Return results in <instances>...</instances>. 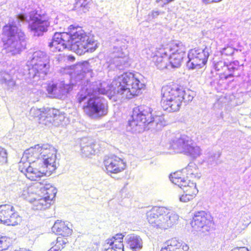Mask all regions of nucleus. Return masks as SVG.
<instances>
[{
	"label": "nucleus",
	"instance_id": "1",
	"mask_svg": "<svg viewBox=\"0 0 251 251\" xmlns=\"http://www.w3.org/2000/svg\"><path fill=\"white\" fill-rule=\"evenodd\" d=\"M92 75V69L88 62L74 66V72L72 74V81L74 77L75 84L81 85L77 95V101L79 103L83 102L84 112L92 119H100L108 113L107 102L99 95H117L130 99L138 95L145 87L139 77L142 76L138 74L125 73L115 77L110 86L100 81L90 83L89 79Z\"/></svg>",
	"mask_w": 251,
	"mask_h": 251
},
{
	"label": "nucleus",
	"instance_id": "2",
	"mask_svg": "<svg viewBox=\"0 0 251 251\" xmlns=\"http://www.w3.org/2000/svg\"><path fill=\"white\" fill-rule=\"evenodd\" d=\"M98 44L94 37L87 35L81 27L71 25L66 32H55L49 46L54 48V51L68 49L80 55L86 52L94 51Z\"/></svg>",
	"mask_w": 251,
	"mask_h": 251
},
{
	"label": "nucleus",
	"instance_id": "3",
	"mask_svg": "<svg viewBox=\"0 0 251 251\" xmlns=\"http://www.w3.org/2000/svg\"><path fill=\"white\" fill-rule=\"evenodd\" d=\"M131 118L129 120L126 130L128 131L140 132L144 129L145 126H149L151 130H160L165 125L163 116H154L152 109L146 105H141L133 109Z\"/></svg>",
	"mask_w": 251,
	"mask_h": 251
},
{
	"label": "nucleus",
	"instance_id": "4",
	"mask_svg": "<svg viewBox=\"0 0 251 251\" xmlns=\"http://www.w3.org/2000/svg\"><path fill=\"white\" fill-rule=\"evenodd\" d=\"M26 20L27 17L21 14L16 16L13 23H9L3 27L2 40L6 51L12 55L20 53L25 48V35L16 25Z\"/></svg>",
	"mask_w": 251,
	"mask_h": 251
},
{
	"label": "nucleus",
	"instance_id": "5",
	"mask_svg": "<svg viewBox=\"0 0 251 251\" xmlns=\"http://www.w3.org/2000/svg\"><path fill=\"white\" fill-rule=\"evenodd\" d=\"M57 150L49 144L36 145L26 150L22 157V161L41 164H47L50 172H54L56 166Z\"/></svg>",
	"mask_w": 251,
	"mask_h": 251
},
{
	"label": "nucleus",
	"instance_id": "6",
	"mask_svg": "<svg viewBox=\"0 0 251 251\" xmlns=\"http://www.w3.org/2000/svg\"><path fill=\"white\" fill-rule=\"evenodd\" d=\"M149 223L153 227L166 229L173 226L178 221V216L165 207H153L146 212Z\"/></svg>",
	"mask_w": 251,
	"mask_h": 251
},
{
	"label": "nucleus",
	"instance_id": "7",
	"mask_svg": "<svg viewBox=\"0 0 251 251\" xmlns=\"http://www.w3.org/2000/svg\"><path fill=\"white\" fill-rule=\"evenodd\" d=\"M129 39L127 37H120L116 39L107 66L110 70H124L130 66L128 51L127 50Z\"/></svg>",
	"mask_w": 251,
	"mask_h": 251
},
{
	"label": "nucleus",
	"instance_id": "8",
	"mask_svg": "<svg viewBox=\"0 0 251 251\" xmlns=\"http://www.w3.org/2000/svg\"><path fill=\"white\" fill-rule=\"evenodd\" d=\"M32 67L29 68L28 77L33 82L45 79L50 68L49 56L38 50L34 52L31 59Z\"/></svg>",
	"mask_w": 251,
	"mask_h": 251
},
{
	"label": "nucleus",
	"instance_id": "9",
	"mask_svg": "<svg viewBox=\"0 0 251 251\" xmlns=\"http://www.w3.org/2000/svg\"><path fill=\"white\" fill-rule=\"evenodd\" d=\"M161 104L165 111L169 112H176L179 110L182 104L180 98L175 88L170 86L163 87L161 90Z\"/></svg>",
	"mask_w": 251,
	"mask_h": 251
},
{
	"label": "nucleus",
	"instance_id": "10",
	"mask_svg": "<svg viewBox=\"0 0 251 251\" xmlns=\"http://www.w3.org/2000/svg\"><path fill=\"white\" fill-rule=\"evenodd\" d=\"M28 26L35 36H41L50 25L48 17L33 11L29 13Z\"/></svg>",
	"mask_w": 251,
	"mask_h": 251
},
{
	"label": "nucleus",
	"instance_id": "11",
	"mask_svg": "<svg viewBox=\"0 0 251 251\" xmlns=\"http://www.w3.org/2000/svg\"><path fill=\"white\" fill-rule=\"evenodd\" d=\"M209 49H194L188 53V60L187 66L189 69H198L203 67L207 61L209 55Z\"/></svg>",
	"mask_w": 251,
	"mask_h": 251
},
{
	"label": "nucleus",
	"instance_id": "12",
	"mask_svg": "<svg viewBox=\"0 0 251 251\" xmlns=\"http://www.w3.org/2000/svg\"><path fill=\"white\" fill-rule=\"evenodd\" d=\"M169 52L172 51L171 54L168 56V68H179L185 55L186 48L183 44L179 41H175L172 44Z\"/></svg>",
	"mask_w": 251,
	"mask_h": 251
},
{
	"label": "nucleus",
	"instance_id": "13",
	"mask_svg": "<svg viewBox=\"0 0 251 251\" xmlns=\"http://www.w3.org/2000/svg\"><path fill=\"white\" fill-rule=\"evenodd\" d=\"M212 225L211 216L203 211L198 212L191 222L194 229L201 232L209 231Z\"/></svg>",
	"mask_w": 251,
	"mask_h": 251
},
{
	"label": "nucleus",
	"instance_id": "14",
	"mask_svg": "<svg viewBox=\"0 0 251 251\" xmlns=\"http://www.w3.org/2000/svg\"><path fill=\"white\" fill-rule=\"evenodd\" d=\"M191 139L185 135H177L172 138L168 144V148L175 153H185Z\"/></svg>",
	"mask_w": 251,
	"mask_h": 251
},
{
	"label": "nucleus",
	"instance_id": "15",
	"mask_svg": "<svg viewBox=\"0 0 251 251\" xmlns=\"http://www.w3.org/2000/svg\"><path fill=\"white\" fill-rule=\"evenodd\" d=\"M103 164L107 173H119L124 171L126 167L124 160L117 156H106Z\"/></svg>",
	"mask_w": 251,
	"mask_h": 251
},
{
	"label": "nucleus",
	"instance_id": "16",
	"mask_svg": "<svg viewBox=\"0 0 251 251\" xmlns=\"http://www.w3.org/2000/svg\"><path fill=\"white\" fill-rule=\"evenodd\" d=\"M47 165V164H43L39 166L34 162L31 163L29 168L26 169V176L31 180L36 181L43 176H50L53 172H50Z\"/></svg>",
	"mask_w": 251,
	"mask_h": 251
},
{
	"label": "nucleus",
	"instance_id": "17",
	"mask_svg": "<svg viewBox=\"0 0 251 251\" xmlns=\"http://www.w3.org/2000/svg\"><path fill=\"white\" fill-rule=\"evenodd\" d=\"M169 51L168 48L163 47L158 48V52L151 60L158 69L163 70L168 68Z\"/></svg>",
	"mask_w": 251,
	"mask_h": 251
},
{
	"label": "nucleus",
	"instance_id": "18",
	"mask_svg": "<svg viewBox=\"0 0 251 251\" xmlns=\"http://www.w3.org/2000/svg\"><path fill=\"white\" fill-rule=\"evenodd\" d=\"M35 187L40 188V190L38 191V194H40V192H41L43 197L46 198L50 202L52 201L57 193V189L50 184L47 183L46 181H45L41 183H36Z\"/></svg>",
	"mask_w": 251,
	"mask_h": 251
},
{
	"label": "nucleus",
	"instance_id": "19",
	"mask_svg": "<svg viewBox=\"0 0 251 251\" xmlns=\"http://www.w3.org/2000/svg\"><path fill=\"white\" fill-rule=\"evenodd\" d=\"M183 191V194L179 196L180 201L187 202L193 199L198 193V190L196 187V182L189 181V183L186 186H182L181 188Z\"/></svg>",
	"mask_w": 251,
	"mask_h": 251
},
{
	"label": "nucleus",
	"instance_id": "20",
	"mask_svg": "<svg viewBox=\"0 0 251 251\" xmlns=\"http://www.w3.org/2000/svg\"><path fill=\"white\" fill-rule=\"evenodd\" d=\"M188 249L186 244L175 238L167 241L160 251H187Z\"/></svg>",
	"mask_w": 251,
	"mask_h": 251
},
{
	"label": "nucleus",
	"instance_id": "21",
	"mask_svg": "<svg viewBox=\"0 0 251 251\" xmlns=\"http://www.w3.org/2000/svg\"><path fill=\"white\" fill-rule=\"evenodd\" d=\"M80 146L83 157H89L90 155L94 154L96 151V144L91 139L87 138L82 139Z\"/></svg>",
	"mask_w": 251,
	"mask_h": 251
},
{
	"label": "nucleus",
	"instance_id": "22",
	"mask_svg": "<svg viewBox=\"0 0 251 251\" xmlns=\"http://www.w3.org/2000/svg\"><path fill=\"white\" fill-rule=\"evenodd\" d=\"M125 241L127 247L133 251H139L143 247V240L138 235L129 234L125 238Z\"/></svg>",
	"mask_w": 251,
	"mask_h": 251
},
{
	"label": "nucleus",
	"instance_id": "23",
	"mask_svg": "<svg viewBox=\"0 0 251 251\" xmlns=\"http://www.w3.org/2000/svg\"><path fill=\"white\" fill-rule=\"evenodd\" d=\"M223 65H224V68L223 69H227L229 72V74L227 75L226 78L230 76H236L239 75L238 71L242 69V66L243 64H239V62L238 61H234L232 62H230L229 64L226 65H225V62H219L218 63L216 68L218 70H220L219 67H222Z\"/></svg>",
	"mask_w": 251,
	"mask_h": 251
},
{
	"label": "nucleus",
	"instance_id": "24",
	"mask_svg": "<svg viewBox=\"0 0 251 251\" xmlns=\"http://www.w3.org/2000/svg\"><path fill=\"white\" fill-rule=\"evenodd\" d=\"M51 229L55 233L63 236H69L72 233V229L69 227L68 224L59 220L55 222Z\"/></svg>",
	"mask_w": 251,
	"mask_h": 251
},
{
	"label": "nucleus",
	"instance_id": "25",
	"mask_svg": "<svg viewBox=\"0 0 251 251\" xmlns=\"http://www.w3.org/2000/svg\"><path fill=\"white\" fill-rule=\"evenodd\" d=\"M35 196L32 197L30 201L33 203L34 208L36 210H43L49 207L50 205L51 202L48 200L46 198L39 194L35 193Z\"/></svg>",
	"mask_w": 251,
	"mask_h": 251
},
{
	"label": "nucleus",
	"instance_id": "26",
	"mask_svg": "<svg viewBox=\"0 0 251 251\" xmlns=\"http://www.w3.org/2000/svg\"><path fill=\"white\" fill-rule=\"evenodd\" d=\"M102 251H124V245L121 241L108 239L103 245Z\"/></svg>",
	"mask_w": 251,
	"mask_h": 251
},
{
	"label": "nucleus",
	"instance_id": "27",
	"mask_svg": "<svg viewBox=\"0 0 251 251\" xmlns=\"http://www.w3.org/2000/svg\"><path fill=\"white\" fill-rule=\"evenodd\" d=\"M36 112V115L35 116H41V117H46V118H52L53 122L55 121L56 116L58 115L59 110L55 108H47L45 112L42 111L40 109H37L32 108L30 110V113H33Z\"/></svg>",
	"mask_w": 251,
	"mask_h": 251
},
{
	"label": "nucleus",
	"instance_id": "28",
	"mask_svg": "<svg viewBox=\"0 0 251 251\" xmlns=\"http://www.w3.org/2000/svg\"><path fill=\"white\" fill-rule=\"evenodd\" d=\"M73 85V83L71 85H70L65 84L63 81L57 83L55 98L62 99L65 98L66 95L72 89Z\"/></svg>",
	"mask_w": 251,
	"mask_h": 251
},
{
	"label": "nucleus",
	"instance_id": "29",
	"mask_svg": "<svg viewBox=\"0 0 251 251\" xmlns=\"http://www.w3.org/2000/svg\"><path fill=\"white\" fill-rule=\"evenodd\" d=\"M183 171L184 173L186 174L187 179L190 178L189 180L193 181V182H194L193 180H191V179H199L201 177L197 166L193 162L190 163L188 166L183 170Z\"/></svg>",
	"mask_w": 251,
	"mask_h": 251
},
{
	"label": "nucleus",
	"instance_id": "30",
	"mask_svg": "<svg viewBox=\"0 0 251 251\" xmlns=\"http://www.w3.org/2000/svg\"><path fill=\"white\" fill-rule=\"evenodd\" d=\"M14 208L13 206L9 204L2 205L0 206V222L5 224L6 219L9 218L10 215H12Z\"/></svg>",
	"mask_w": 251,
	"mask_h": 251
},
{
	"label": "nucleus",
	"instance_id": "31",
	"mask_svg": "<svg viewBox=\"0 0 251 251\" xmlns=\"http://www.w3.org/2000/svg\"><path fill=\"white\" fill-rule=\"evenodd\" d=\"M175 89L177 90V94L182 102L183 101L184 103H187L193 100L194 94L192 91L189 89L185 90L183 88L178 87H176Z\"/></svg>",
	"mask_w": 251,
	"mask_h": 251
},
{
	"label": "nucleus",
	"instance_id": "32",
	"mask_svg": "<svg viewBox=\"0 0 251 251\" xmlns=\"http://www.w3.org/2000/svg\"><path fill=\"white\" fill-rule=\"evenodd\" d=\"M181 173L180 172H176L170 176V180L174 184L177 185L180 188L182 186H186V185L189 183L190 180L185 179L184 177L181 176Z\"/></svg>",
	"mask_w": 251,
	"mask_h": 251
},
{
	"label": "nucleus",
	"instance_id": "33",
	"mask_svg": "<svg viewBox=\"0 0 251 251\" xmlns=\"http://www.w3.org/2000/svg\"><path fill=\"white\" fill-rule=\"evenodd\" d=\"M184 154L190 156L193 158H196L201 154V150L200 147L197 146L191 140V144L188 146Z\"/></svg>",
	"mask_w": 251,
	"mask_h": 251
},
{
	"label": "nucleus",
	"instance_id": "34",
	"mask_svg": "<svg viewBox=\"0 0 251 251\" xmlns=\"http://www.w3.org/2000/svg\"><path fill=\"white\" fill-rule=\"evenodd\" d=\"M34 186L27 187L25 185H23V187L22 189H20V191L18 192L20 197L24 199H26L30 201V197H33V191Z\"/></svg>",
	"mask_w": 251,
	"mask_h": 251
},
{
	"label": "nucleus",
	"instance_id": "35",
	"mask_svg": "<svg viewBox=\"0 0 251 251\" xmlns=\"http://www.w3.org/2000/svg\"><path fill=\"white\" fill-rule=\"evenodd\" d=\"M91 0H77L74 5V8L80 12H86L90 8Z\"/></svg>",
	"mask_w": 251,
	"mask_h": 251
},
{
	"label": "nucleus",
	"instance_id": "36",
	"mask_svg": "<svg viewBox=\"0 0 251 251\" xmlns=\"http://www.w3.org/2000/svg\"><path fill=\"white\" fill-rule=\"evenodd\" d=\"M6 221L4 224L7 225V226H15L18 224L21 221V218L18 215L17 212L15 211V210H13V213L12 215H10L9 216V218L6 219Z\"/></svg>",
	"mask_w": 251,
	"mask_h": 251
},
{
	"label": "nucleus",
	"instance_id": "37",
	"mask_svg": "<svg viewBox=\"0 0 251 251\" xmlns=\"http://www.w3.org/2000/svg\"><path fill=\"white\" fill-rule=\"evenodd\" d=\"M165 14V11L158 9H155L149 13L147 17L146 20L148 22L152 21L153 20L158 18V17H162L164 16Z\"/></svg>",
	"mask_w": 251,
	"mask_h": 251
},
{
	"label": "nucleus",
	"instance_id": "38",
	"mask_svg": "<svg viewBox=\"0 0 251 251\" xmlns=\"http://www.w3.org/2000/svg\"><path fill=\"white\" fill-rule=\"evenodd\" d=\"M158 50V49L155 48L154 47H149L143 50V54L145 55L147 58L151 59L152 60L153 57L156 55Z\"/></svg>",
	"mask_w": 251,
	"mask_h": 251
},
{
	"label": "nucleus",
	"instance_id": "39",
	"mask_svg": "<svg viewBox=\"0 0 251 251\" xmlns=\"http://www.w3.org/2000/svg\"><path fill=\"white\" fill-rule=\"evenodd\" d=\"M11 240L6 236H0V251H5L10 245Z\"/></svg>",
	"mask_w": 251,
	"mask_h": 251
},
{
	"label": "nucleus",
	"instance_id": "40",
	"mask_svg": "<svg viewBox=\"0 0 251 251\" xmlns=\"http://www.w3.org/2000/svg\"><path fill=\"white\" fill-rule=\"evenodd\" d=\"M66 237L67 236H63L61 235V236L58 237L56 239V244L54 247L57 249H59V251H61L63 249H64L66 244L69 242Z\"/></svg>",
	"mask_w": 251,
	"mask_h": 251
},
{
	"label": "nucleus",
	"instance_id": "41",
	"mask_svg": "<svg viewBox=\"0 0 251 251\" xmlns=\"http://www.w3.org/2000/svg\"><path fill=\"white\" fill-rule=\"evenodd\" d=\"M220 156L221 153L219 151L210 153L207 158L208 164L213 165L217 164Z\"/></svg>",
	"mask_w": 251,
	"mask_h": 251
},
{
	"label": "nucleus",
	"instance_id": "42",
	"mask_svg": "<svg viewBox=\"0 0 251 251\" xmlns=\"http://www.w3.org/2000/svg\"><path fill=\"white\" fill-rule=\"evenodd\" d=\"M57 83H49L47 87V91L50 97L55 98Z\"/></svg>",
	"mask_w": 251,
	"mask_h": 251
},
{
	"label": "nucleus",
	"instance_id": "43",
	"mask_svg": "<svg viewBox=\"0 0 251 251\" xmlns=\"http://www.w3.org/2000/svg\"><path fill=\"white\" fill-rule=\"evenodd\" d=\"M9 75L8 74L5 73V72L1 71L0 72V83L1 84L6 83L8 82V83H11V84H14V81L13 80H8L9 78Z\"/></svg>",
	"mask_w": 251,
	"mask_h": 251
},
{
	"label": "nucleus",
	"instance_id": "44",
	"mask_svg": "<svg viewBox=\"0 0 251 251\" xmlns=\"http://www.w3.org/2000/svg\"><path fill=\"white\" fill-rule=\"evenodd\" d=\"M30 164L31 163L28 161H22L21 159L19 165L20 171L26 175V173H27L26 169L29 168Z\"/></svg>",
	"mask_w": 251,
	"mask_h": 251
},
{
	"label": "nucleus",
	"instance_id": "45",
	"mask_svg": "<svg viewBox=\"0 0 251 251\" xmlns=\"http://www.w3.org/2000/svg\"><path fill=\"white\" fill-rule=\"evenodd\" d=\"M7 153L6 151L0 147V165L3 164L7 162Z\"/></svg>",
	"mask_w": 251,
	"mask_h": 251
},
{
	"label": "nucleus",
	"instance_id": "46",
	"mask_svg": "<svg viewBox=\"0 0 251 251\" xmlns=\"http://www.w3.org/2000/svg\"><path fill=\"white\" fill-rule=\"evenodd\" d=\"M66 120H67V119L65 117L64 114L60 113V112L59 111L58 115L56 116V118L55 119L54 122H55L57 124H61L63 125L64 122V124H66Z\"/></svg>",
	"mask_w": 251,
	"mask_h": 251
},
{
	"label": "nucleus",
	"instance_id": "47",
	"mask_svg": "<svg viewBox=\"0 0 251 251\" xmlns=\"http://www.w3.org/2000/svg\"><path fill=\"white\" fill-rule=\"evenodd\" d=\"M223 54H225L226 55H231L233 53V49L230 47H228L227 48H225L223 49L222 51Z\"/></svg>",
	"mask_w": 251,
	"mask_h": 251
},
{
	"label": "nucleus",
	"instance_id": "48",
	"mask_svg": "<svg viewBox=\"0 0 251 251\" xmlns=\"http://www.w3.org/2000/svg\"><path fill=\"white\" fill-rule=\"evenodd\" d=\"M230 251H249L246 247H236Z\"/></svg>",
	"mask_w": 251,
	"mask_h": 251
},
{
	"label": "nucleus",
	"instance_id": "49",
	"mask_svg": "<svg viewBox=\"0 0 251 251\" xmlns=\"http://www.w3.org/2000/svg\"><path fill=\"white\" fill-rule=\"evenodd\" d=\"M124 236L122 234H117L115 237L112 238L111 239H113L114 240L121 241L122 243V241L121 240L123 239Z\"/></svg>",
	"mask_w": 251,
	"mask_h": 251
},
{
	"label": "nucleus",
	"instance_id": "50",
	"mask_svg": "<svg viewBox=\"0 0 251 251\" xmlns=\"http://www.w3.org/2000/svg\"><path fill=\"white\" fill-rule=\"evenodd\" d=\"M157 3L163 5L171 2L170 0H156Z\"/></svg>",
	"mask_w": 251,
	"mask_h": 251
},
{
	"label": "nucleus",
	"instance_id": "51",
	"mask_svg": "<svg viewBox=\"0 0 251 251\" xmlns=\"http://www.w3.org/2000/svg\"><path fill=\"white\" fill-rule=\"evenodd\" d=\"M245 26L246 28H248L249 30H251V19L247 21L245 23Z\"/></svg>",
	"mask_w": 251,
	"mask_h": 251
},
{
	"label": "nucleus",
	"instance_id": "52",
	"mask_svg": "<svg viewBox=\"0 0 251 251\" xmlns=\"http://www.w3.org/2000/svg\"><path fill=\"white\" fill-rule=\"evenodd\" d=\"M202 1L203 3L205 4L212 3V0H202Z\"/></svg>",
	"mask_w": 251,
	"mask_h": 251
},
{
	"label": "nucleus",
	"instance_id": "53",
	"mask_svg": "<svg viewBox=\"0 0 251 251\" xmlns=\"http://www.w3.org/2000/svg\"><path fill=\"white\" fill-rule=\"evenodd\" d=\"M48 251H59V249H57L55 247L51 248Z\"/></svg>",
	"mask_w": 251,
	"mask_h": 251
},
{
	"label": "nucleus",
	"instance_id": "54",
	"mask_svg": "<svg viewBox=\"0 0 251 251\" xmlns=\"http://www.w3.org/2000/svg\"><path fill=\"white\" fill-rule=\"evenodd\" d=\"M222 0H212V3H214V2H219L221 1H222Z\"/></svg>",
	"mask_w": 251,
	"mask_h": 251
},
{
	"label": "nucleus",
	"instance_id": "55",
	"mask_svg": "<svg viewBox=\"0 0 251 251\" xmlns=\"http://www.w3.org/2000/svg\"><path fill=\"white\" fill-rule=\"evenodd\" d=\"M49 121H50V122H51V119H50Z\"/></svg>",
	"mask_w": 251,
	"mask_h": 251
}]
</instances>
